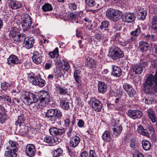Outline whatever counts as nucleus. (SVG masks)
I'll return each mask as SVG.
<instances>
[{
    "mask_svg": "<svg viewBox=\"0 0 157 157\" xmlns=\"http://www.w3.org/2000/svg\"><path fill=\"white\" fill-rule=\"evenodd\" d=\"M23 102L26 105H31V107L34 111L46 106L45 104L40 102L39 100L37 101L35 96L32 93L26 92L23 95Z\"/></svg>",
    "mask_w": 157,
    "mask_h": 157,
    "instance_id": "nucleus-1",
    "label": "nucleus"
},
{
    "mask_svg": "<svg viewBox=\"0 0 157 157\" xmlns=\"http://www.w3.org/2000/svg\"><path fill=\"white\" fill-rule=\"evenodd\" d=\"M108 56L112 59L116 60L123 57L124 54L119 48L113 45L109 49Z\"/></svg>",
    "mask_w": 157,
    "mask_h": 157,
    "instance_id": "nucleus-2",
    "label": "nucleus"
},
{
    "mask_svg": "<svg viewBox=\"0 0 157 157\" xmlns=\"http://www.w3.org/2000/svg\"><path fill=\"white\" fill-rule=\"evenodd\" d=\"M121 12L118 10L110 8L106 12V17L113 21H116L120 19L122 15Z\"/></svg>",
    "mask_w": 157,
    "mask_h": 157,
    "instance_id": "nucleus-3",
    "label": "nucleus"
},
{
    "mask_svg": "<svg viewBox=\"0 0 157 157\" xmlns=\"http://www.w3.org/2000/svg\"><path fill=\"white\" fill-rule=\"evenodd\" d=\"M20 23L23 30H27L30 27L31 24V18L28 14L21 16Z\"/></svg>",
    "mask_w": 157,
    "mask_h": 157,
    "instance_id": "nucleus-4",
    "label": "nucleus"
},
{
    "mask_svg": "<svg viewBox=\"0 0 157 157\" xmlns=\"http://www.w3.org/2000/svg\"><path fill=\"white\" fill-rule=\"evenodd\" d=\"M92 108L95 111L100 112L102 108V104L101 102L95 97H92L88 102Z\"/></svg>",
    "mask_w": 157,
    "mask_h": 157,
    "instance_id": "nucleus-5",
    "label": "nucleus"
},
{
    "mask_svg": "<svg viewBox=\"0 0 157 157\" xmlns=\"http://www.w3.org/2000/svg\"><path fill=\"white\" fill-rule=\"evenodd\" d=\"M40 101L45 104V105L50 101V96L49 93L45 90L40 91L38 94Z\"/></svg>",
    "mask_w": 157,
    "mask_h": 157,
    "instance_id": "nucleus-6",
    "label": "nucleus"
},
{
    "mask_svg": "<svg viewBox=\"0 0 157 157\" xmlns=\"http://www.w3.org/2000/svg\"><path fill=\"white\" fill-rule=\"evenodd\" d=\"M56 115L58 119H60L62 117V112L57 109H48L46 113V117L49 118L50 117Z\"/></svg>",
    "mask_w": 157,
    "mask_h": 157,
    "instance_id": "nucleus-7",
    "label": "nucleus"
},
{
    "mask_svg": "<svg viewBox=\"0 0 157 157\" xmlns=\"http://www.w3.org/2000/svg\"><path fill=\"white\" fill-rule=\"evenodd\" d=\"M127 113L130 117L134 119L140 118L143 115L142 112L138 110L129 109L128 110Z\"/></svg>",
    "mask_w": 157,
    "mask_h": 157,
    "instance_id": "nucleus-8",
    "label": "nucleus"
},
{
    "mask_svg": "<svg viewBox=\"0 0 157 157\" xmlns=\"http://www.w3.org/2000/svg\"><path fill=\"white\" fill-rule=\"evenodd\" d=\"M7 63L10 66H13L15 64H20L21 61L15 55H10L7 59Z\"/></svg>",
    "mask_w": 157,
    "mask_h": 157,
    "instance_id": "nucleus-9",
    "label": "nucleus"
},
{
    "mask_svg": "<svg viewBox=\"0 0 157 157\" xmlns=\"http://www.w3.org/2000/svg\"><path fill=\"white\" fill-rule=\"evenodd\" d=\"M147 64L146 63L144 62L139 64H135L132 66V71L136 74H141L142 72L145 67Z\"/></svg>",
    "mask_w": 157,
    "mask_h": 157,
    "instance_id": "nucleus-10",
    "label": "nucleus"
},
{
    "mask_svg": "<svg viewBox=\"0 0 157 157\" xmlns=\"http://www.w3.org/2000/svg\"><path fill=\"white\" fill-rule=\"evenodd\" d=\"M136 19V15L133 13H127L124 14L122 20L128 23L133 22Z\"/></svg>",
    "mask_w": 157,
    "mask_h": 157,
    "instance_id": "nucleus-11",
    "label": "nucleus"
},
{
    "mask_svg": "<svg viewBox=\"0 0 157 157\" xmlns=\"http://www.w3.org/2000/svg\"><path fill=\"white\" fill-rule=\"evenodd\" d=\"M123 86L129 97L132 98L135 95L136 92L132 85L127 83H125L124 84Z\"/></svg>",
    "mask_w": 157,
    "mask_h": 157,
    "instance_id": "nucleus-12",
    "label": "nucleus"
},
{
    "mask_svg": "<svg viewBox=\"0 0 157 157\" xmlns=\"http://www.w3.org/2000/svg\"><path fill=\"white\" fill-rule=\"evenodd\" d=\"M25 151L28 156L31 157L34 156L36 152L35 146L33 144H27L26 147Z\"/></svg>",
    "mask_w": 157,
    "mask_h": 157,
    "instance_id": "nucleus-13",
    "label": "nucleus"
},
{
    "mask_svg": "<svg viewBox=\"0 0 157 157\" xmlns=\"http://www.w3.org/2000/svg\"><path fill=\"white\" fill-rule=\"evenodd\" d=\"M23 45L27 49H29L33 46L34 40L32 38L25 37V35L24 37Z\"/></svg>",
    "mask_w": 157,
    "mask_h": 157,
    "instance_id": "nucleus-14",
    "label": "nucleus"
},
{
    "mask_svg": "<svg viewBox=\"0 0 157 157\" xmlns=\"http://www.w3.org/2000/svg\"><path fill=\"white\" fill-rule=\"evenodd\" d=\"M33 61L36 64H40L42 62V53H39L37 51H35L33 53Z\"/></svg>",
    "mask_w": 157,
    "mask_h": 157,
    "instance_id": "nucleus-15",
    "label": "nucleus"
},
{
    "mask_svg": "<svg viewBox=\"0 0 157 157\" xmlns=\"http://www.w3.org/2000/svg\"><path fill=\"white\" fill-rule=\"evenodd\" d=\"M147 117L151 122L154 123L157 121V118L153 110L150 108L147 110Z\"/></svg>",
    "mask_w": 157,
    "mask_h": 157,
    "instance_id": "nucleus-16",
    "label": "nucleus"
},
{
    "mask_svg": "<svg viewBox=\"0 0 157 157\" xmlns=\"http://www.w3.org/2000/svg\"><path fill=\"white\" fill-rule=\"evenodd\" d=\"M58 65L60 68L65 71H67L69 69L70 66L69 63L64 60L59 59L57 61Z\"/></svg>",
    "mask_w": 157,
    "mask_h": 157,
    "instance_id": "nucleus-17",
    "label": "nucleus"
},
{
    "mask_svg": "<svg viewBox=\"0 0 157 157\" xmlns=\"http://www.w3.org/2000/svg\"><path fill=\"white\" fill-rule=\"evenodd\" d=\"M46 82L44 80L42 79L40 76H36L35 78L33 80V84L37 85L39 87H43L45 84Z\"/></svg>",
    "mask_w": 157,
    "mask_h": 157,
    "instance_id": "nucleus-18",
    "label": "nucleus"
},
{
    "mask_svg": "<svg viewBox=\"0 0 157 157\" xmlns=\"http://www.w3.org/2000/svg\"><path fill=\"white\" fill-rule=\"evenodd\" d=\"M85 64L86 66L91 69L95 68L96 67V62L91 57H88L86 59Z\"/></svg>",
    "mask_w": 157,
    "mask_h": 157,
    "instance_id": "nucleus-19",
    "label": "nucleus"
},
{
    "mask_svg": "<svg viewBox=\"0 0 157 157\" xmlns=\"http://www.w3.org/2000/svg\"><path fill=\"white\" fill-rule=\"evenodd\" d=\"M113 71L111 75L117 77H120L121 75L122 71L121 68L117 66L113 65L112 66Z\"/></svg>",
    "mask_w": 157,
    "mask_h": 157,
    "instance_id": "nucleus-20",
    "label": "nucleus"
},
{
    "mask_svg": "<svg viewBox=\"0 0 157 157\" xmlns=\"http://www.w3.org/2000/svg\"><path fill=\"white\" fill-rule=\"evenodd\" d=\"M80 140V138L77 136L71 138L69 143L70 146L73 148L76 147L79 143Z\"/></svg>",
    "mask_w": 157,
    "mask_h": 157,
    "instance_id": "nucleus-21",
    "label": "nucleus"
},
{
    "mask_svg": "<svg viewBox=\"0 0 157 157\" xmlns=\"http://www.w3.org/2000/svg\"><path fill=\"white\" fill-rule=\"evenodd\" d=\"M98 91L99 93L104 94L107 90L106 85L103 82H99L98 84Z\"/></svg>",
    "mask_w": 157,
    "mask_h": 157,
    "instance_id": "nucleus-22",
    "label": "nucleus"
},
{
    "mask_svg": "<svg viewBox=\"0 0 157 157\" xmlns=\"http://www.w3.org/2000/svg\"><path fill=\"white\" fill-rule=\"evenodd\" d=\"M10 7L16 10L19 8L21 6V3L17 1L11 0L9 3Z\"/></svg>",
    "mask_w": 157,
    "mask_h": 157,
    "instance_id": "nucleus-23",
    "label": "nucleus"
},
{
    "mask_svg": "<svg viewBox=\"0 0 157 157\" xmlns=\"http://www.w3.org/2000/svg\"><path fill=\"white\" fill-rule=\"evenodd\" d=\"M9 148L14 151V153H17L18 151V144L16 142L10 140L9 141Z\"/></svg>",
    "mask_w": 157,
    "mask_h": 157,
    "instance_id": "nucleus-24",
    "label": "nucleus"
},
{
    "mask_svg": "<svg viewBox=\"0 0 157 157\" xmlns=\"http://www.w3.org/2000/svg\"><path fill=\"white\" fill-rule=\"evenodd\" d=\"M56 140V138H53L51 136H46L44 139V142L46 143V145L48 146L55 145L54 142Z\"/></svg>",
    "mask_w": 157,
    "mask_h": 157,
    "instance_id": "nucleus-25",
    "label": "nucleus"
},
{
    "mask_svg": "<svg viewBox=\"0 0 157 157\" xmlns=\"http://www.w3.org/2000/svg\"><path fill=\"white\" fill-rule=\"evenodd\" d=\"M139 49L142 52L146 51L148 49V44L146 42L141 41L139 42Z\"/></svg>",
    "mask_w": 157,
    "mask_h": 157,
    "instance_id": "nucleus-26",
    "label": "nucleus"
},
{
    "mask_svg": "<svg viewBox=\"0 0 157 157\" xmlns=\"http://www.w3.org/2000/svg\"><path fill=\"white\" fill-rule=\"evenodd\" d=\"M101 137L103 140L106 142H109L112 140L110 133L108 131H105L103 133Z\"/></svg>",
    "mask_w": 157,
    "mask_h": 157,
    "instance_id": "nucleus-27",
    "label": "nucleus"
},
{
    "mask_svg": "<svg viewBox=\"0 0 157 157\" xmlns=\"http://www.w3.org/2000/svg\"><path fill=\"white\" fill-rule=\"evenodd\" d=\"M137 132L140 134L148 137L149 136L148 132L146 129H144L143 126L141 125H139L137 129Z\"/></svg>",
    "mask_w": 157,
    "mask_h": 157,
    "instance_id": "nucleus-28",
    "label": "nucleus"
},
{
    "mask_svg": "<svg viewBox=\"0 0 157 157\" xmlns=\"http://www.w3.org/2000/svg\"><path fill=\"white\" fill-rule=\"evenodd\" d=\"M56 90L59 94L64 95L67 94V89L65 87H62L60 86H57Z\"/></svg>",
    "mask_w": 157,
    "mask_h": 157,
    "instance_id": "nucleus-29",
    "label": "nucleus"
},
{
    "mask_svg": "<svg viewBox=\"0 0 157 157\" xmlns=\"http://www.w3.org/2000/svg\"><path fill=\"white\" fill-rule=\"evenodd\" d=\"M61 108L65 110H68L70 108V103L68 100H61L60 102Z\"/></svg>",
    "mask_w": 157,
    "mask_h": 157,
    "instance_id": "nucleus-30",
    "label": "nucleus"
},
{
    "mask_svg": "<svg viewBox=\"0 0 157 157\" xmlns=\"http://www.w3.org/2000/svg\"><path fill=\"white\" fill-rule=\"evenodd\" d=\"M6 150L5 151L4 155L6 157H16L17 153H14V151H12L11 149L8 147L6 148Z\"/></svg>",
    "mask_w": 157,
    "mask_h": 157,
    "instance_id": "nucleus-31",
    "label": "nucleus"
},
{
    "mask_svg": "<svg viewBox=\"0 0 157 157\" xmlns=\"http://www.w3.org/2000/svg\"><path fill=\"white\" fill-rule=\"evenodd\" d=\"M66 133L68 137L71 138L77 136L76 134L75 131L73 130L72 127H67L66 129Z\"/></svg>",
    "mask_w": 157,
    "mask_h": 157,
    "instance_id": "nucleus-32",
    "label": "nucleus"
},
{
    "mask_svg": "<svg viewBox=\"0 0 157 157\" xmlns=\"http://www.w3.org/2000/svg\"><path fill=\"white\" fill-rule=\"evenodd\" d=\"M25 120L23 114H21L18 117L17 120L16 121L15 124L17 126L21 127L23 125V123Z\"/></svg>",
    "mask_w": 157,
    "mask_h": 157,
    "instance_id": "nucleus-33",
    "label": "nucleus"
},
{
    "mask_svg": "<svg viewBox=\"0 0 157 157\" xmlns=\"http://www.w3.org/2000/svg\"><path fill=\"white\" fill-rule=\"evenodd\" d=\"M41 9L43 12H46L52 11L53 8L51 4L46 3L42 6Z\"/></svg>",
    "mask_w": 157,
    "mask_h": 157,
    "instance_id": "nucleus-34",
    "label": "nucleus"
},
{
    "mask_svg": "<svg viewBox=\"0 0 157 157\" xmlns=\"http://www.w3.org/2000/svg\"><path fill=\"white\" fill-rule=\"evenodd\" d=\"M73 77L76 83L78 88L80 90L82 88V77L80 76Z\"/></svg>",
    "mask_w": 157,
    "mask_h": 157,
    "instance_id": "nucleus-35",
    "label": "nucleus"
},
{
    "mask_svg": "<svg viewBox=\"0 0 157 157\" xmlns=\"http://www.w3.org/2000/svg\"><path fill=\"white\" fill-rule=\"evenodd\" d=\"M25 35V34L22 33L21 34H18L17 33L15 36H14L13 37H12L11 38L15 41L17 42L22 41L23 40L24 37Z\"/></svg>",
    "mask_w": 157,
    "mask_h": 157,
    "instance_id": "nucleus-36",
    "label": "nucleus"
},
{
    "mask_svg": "<svg viewBox=\"0 0 157 157\" xmlns=\"http://www.w3.org/2000/svg\"><path fill=\"white\" fill-rule=\"evenodd\" d=\"M142 144L144 149L145 151L149 150L151 147L150 142L146 140H143L142 142Z\"/></svg>",
    "mask_w": 157,
    "mask_h": 157,
    "instance_id": "nucleus-37",
    "label": "nucleus"
},
{
    "mask_svg": "<svg viewBox=\"0 0 157 157\" xmlns=\"http://www.w3.org/2000/svg\"><path fill=\"white\" fill-rule=\"evenodd\" d=\"M122 130L121 126H117L113 128V134L115 136H118L120 134Z\"/></svg>",
    "mask_w": 157,
    "mask_h": 157,
    "instance_id": "nucleus-38",
    "label": "nucleus"
},
{
    "mask_svg": "<svg viewBox=\"0 0 157 157\" xmlns=\"http://www.w3.org/2000/svg\"><path fill=\"white\" fill-rule=\"evenodd\" d=\"M136 38L134 36H131L127 41L124 42L123 45L124 46H127L128 45L130 46L136 41Z\"/></svg>",
    "mask_w": 157,
    "mask_h": 157,
    "instance_id": "nucleus-39",
    "label": "nucleus"
},
{
    "mask_svg": "<svg viewBox=\"0 0 157 157\" xmlns=\"http://www.w3.org/2000/svg\"><path fill=\"white\" fill-rule=\"evenodd\" d=\"M53 75L56 79L58 80L62 77L63 75L59 69H56V70H55L54 72Z\"/></svg>",
    "mask_w": 157,
    "mask_h": 157,
    "instance_id": "nucleus-40",
    "label": "nucleus"
},
{
    "mask_svg": "<svg viewBox=\"0 0 157 157\" xmlns=\"http://www.w3.org/2000/svg\"><path fill=\"white\" fill-rule=\"evenodd\" d=\"M109 25V22L107 21H104L101 22L100 28L101 29H102L104 28L105 30H108V28Z\"/></svg>",
    "mask_w": 157,
    "mask_h": 157,
    "instance_id": "nucleus-41",
    "label": "nucleus"
},
{
    "mask_svg": "<svg viewBox=\"0 0 157 157\" xmlns=\"http://www.w3.org/2000/svg\"><path fill=\"white\" fill-rule=\"evenodd\" d=\"M63 151L60 148H58L54 150L53 155V157H59L62 155Z\"/></svg>",
    "mask_w": 157,
    "mask_h": 157,
    "instance_id": "nucleus-42",
    "label": "nucleus"
},
{
    "mask_svg": "<svg viewBox=\"0 0 157 157\" xmlns=\"http://www.w3.org/2000/svg\"><path fill=\"white\" fill-rule=\"evenodd\" d=\"M141 32L140 28L139 25L137 26V27L135 30L133 31H132L130 33V35L131 36H137Z\"/></svg>",
    "mask_w": 157,
    "mask_h": 157,
    "instance_id": "nucleus-43",
    "label": "nucleus"
},
{
    "mask_svg": "<svg viewBox=\"0 0 157 157\" xmlns=\"http://www.w3.org/2000/svg\"><path fill=\"white\" fill-rule=\"evenodd\" d=\"M144 102L146 104L150 105L153 104H155L157 101L155 99L153 98H145Z\"/></svg>",
    "mask_w": 157,
    "mask_h": 157,
    "instance_id": "nucleus-44",
    "label": "nucleus"
},
{
    "mask_svg": "<svg viewBox=\"0 0 157 157\" xmlns=\"http://www.w3.org/2000/svg\"><path fill=\"white\" fill-rule=\"evenodd\" d=\"M152 28L155 30L157 29V17L154 16L153 17L152 22Z\"/></svg>",
    "mask_w": 157,
    "mask_h": 157,
    "instance_id": "nucleus-45",
    "label": "nucleus"
},
{
    "mask_svg": "<svg viewBox=\"0 0 157 157\" xmlns=\"http://www.w3.org/2000/svg\"><path fill=\"white\" fill-rule=\"evenodd\" d=\"M58 52V48H56L53 52L49 53V55L51 58H55L58 56L59 55Z\"/></svg>",
    "mask_w": 157,
    "mask_h": 157,
    "instance_id": "nucleus-46",
    "label": "nucleus"
},
{
    "mask_svg": "<svg viewBox=\"0 0 157 157\" xmlns=\"http://www.w3.org/2000/svg\"><path fill=\"white\" fill-rule=\"evenodd\" d=\"M17 33V28L15 27H12L11 28V30L10 31V33L9 34V36L11 38L13 37Z\"/></svg>",
    "mask_w": 157,
    "mask_h": 157,
    "instance_id": "nucleus-47",
    "label": "nucleus"
},
{
    "mask_svg": "<svg viewBox=\"0 0 157 157\" xmlns=\"http://www.w3.org/2000/svg\"><path fill=\"white\" fill-rule=\"evenodd\" d=\"M8 118L6 113H0V122L3 124Z\"/></svg>",
    "mask_w": 157,
    "mask_h": 157,
    "instance_id": "nucleus-48",
    "label": "nucleus"
},
{
    "mask_svg": "<svg viewBox=\"0 0 157 157\" xmlns=\"http://www.w3.org/2000/svg\"><path fill=\"white\" fill-rule=\"evenodd\" d=\"M10 86V84L6 82L1 83V87L2 89L5 91H6Z\"/></svg>",
    "mask_w": 157,
    "mask_h": 157,
    "instance_id": "nucleus-49",
    "label": "nucleus"
},
{
    "mask_svg": "<svg viewBox=\"0 0 157 157\" xmlns=\"http://www.w3.org/2000/svg\"><path fill=\"white\" fill-rule=\"evenodd\" d=\"M105 36H103L101 33H97L95 35V38L99 41H104L105 39Z\"/></svg>",
    "mask_w": 157,
    "mask_h": 157,
    "instance_id": "nucleus-50",
    "label": "nucleus"
},
{
    "mask_svg": "<svg viewBox=\"0 0 157 157\" xmlns=\"http://www.w3.org/2000/svg\"><path fill=\"white\" fill-rule=\"evenodd\" d=\"M130 146L133 150L137 147V145L135 139L133 138L131 139L130 142Z\"/></svg>",
    "mask_w": 157,
    "mask_h": 157,
    "instance_id": "nucleus-51",
    "label": "nucleus"
},
{
    "mask_svg": "<svg viewBox=\"0 0 157 157\" xmlns=\"http://www.w3.org/2000/svg\"><path fill=\"white\" fill-rule=\"evenodd\" d=\"M73 67H75L73 76H80L81 71L80 69L77 67H75V65H73Z\"/></svg>",
    "mask_w": 157,
    "mask_h": 157,
    "instance_id": "nucleus-52",
    "label": "nucleus"
},
{
    "mask_svg": "<svg viewBox=\"0 0 157 157\" xmlns=\"http://www.w3.org/2000/svg\"><path fill=\"white\" fill-rule=\"evenodd\" d=\"M57 136H63L64 135L65 130L63 128H57Z\"/></svg>",
    "mask_w": 157,
    "mask_h": 157,
    "instance_id": "nucleus-53",
    "label": "nucleus"
},
{
    "mask_svg": "<svg viewBox=\"0 0 157 157\" xmlns=\"http://www.w3.org/2000/svg\"><path fill=\"white\" fill-rule=\"evenodd\" d=\"M57 128L53 127L49 129V132L50 134L52 136L57 135Z\"/></svg>",
    "mask_w": 157,
    "mask_h": 157,
    "instance_id": "nucleus-54",
    "label": "nucleus"
},
{
    "mask_svg": "<svg viewBox=\"0 0 157 157\" xmlns=\"http://www.w3.org/2000/svg\"><path fill=\"white\" fill-rule=\"evenodd\" d=\"M22 127L19 130V132L22 135H25L26 134L27 132V129L25 126L22 125Z\"/></svg>",
    "mask_w": 157,
    "mask_h": 157,
    "instance_id": "nucleus-55",
    "label": "nucleus"
},
{
    "mask_svg": "<svg viewBox=\"0 0 157 157\" xmlns=\"http://www.w3.org/2000/svg\"><path fill=\"white\" fill-rule=\"evenodd\" d=\"M147 14V12L146 10H144L143 11L140 12L139 14V16H140V19L141 20H144L145 19Z\"/></svg>",
    "mask_w": 157,
    "mask_h": 157,
    "instance_id": "nucleus-56",
    "label": "nucleus"
},
{
    "mask_svg": "<svg viewBox=\"0 0 157 157\" xmlns=\"http://www.w3.org/2000/svg\"><path fill=\"white\" fill-rule=\"evenodd\" d=\"M67 151L68 154L71 157H76L77 155V153L75 151L73 150L68 148L67 149Z\"/></svg>",
    "mask_w": 157,
    "mask_h": 157,
    "instance_id": "nucleus-57",
    "label": "nucleus"
},
{
    "mask_svg": "<svg viewBox=\"0 0 157 157\" xmlns=\"http://www.w3.org/2000/svg\"><path fill=\"white\" fill-rule=\"evenodd\" d=\"M0 98L1 99H4L5 101L11 103V99L10 97L8 95H3L0 96Z\"/></svg>",
    "mask_w": 157,
    "mask_h": 157,
    "instance_id": "nucleus-58",
    "label": "nucleus"
},
{
    "mask_svg": "<svg viewBox=\"0 0 157 157\" xmlns=\"http://www.w3.org/2000/svg\"><path fill=\"white\" fill-rule=\"evenodd\" d=\"M86 3L90 6H94L95 5V2L94 0H85Z\"/></svg>",
    "mask_w": 157,
    "mask_h": 157,
    "instance_id": "nucleus-59",
    "label": "nucleus"
},
{
    "mask_svg": "<svg viewBox=\"0 0 157 157\" xmlns=\"http://www.w3.org/2000/svg\"><path fill=\"white\" fill-rule=\"evenodd\" d=\"M28 78V80L30 82H32L33 83V80L35 78L36 76H34V75L33 73L30 72L27 74Z\"/></svg>",
    "mask_w": 157,
    "mask_h": 157,
    "instance_id": "nucleus-60",
    "label": "nucleus"
},
{
    "mask_svg": "<svg viewBox=\"0 0 157 157\" xmlns=\"http://www.w3.org/2000/svg\"><path fill=\"white\" fill-rule=\"evenodd\" d=\"M69 17L71 18L78 19L79 17V15L77 13H72L68 15Z\"/></svg>",
    "mask_w": 157,
    "mask_h": 157,
    "instance_id": "nucleus-61",
    "label": "nucleus"
},
{
    "mask_svg": "<svg viewBox=\"0 0 157 157\" xmlns=\"http://www.w3.org/2000/svg\"><path fill=\"white\" fill-rule=\"evenodd\" d=\"M116 109L119 111H123L125 108V106L122 105H116Z\"/></svg>",
    "mask_w": 157,
    "mask_h": 157,
    "instance_id": "nucleus-62",
    "label": "nucleus"
},
{
    "mask_svg": "<svg viewBox=\"0 0 157 157\" xmlns=\"http://www.w3.org/2000/svg\"><path fill=\"white\" fill-rule=\"evenodd\" d=\"M134 157H145L144 154L139 151H136L133 154Z\"/></svg>",
    "mask_w": 157,
    "mask_h": 157,
    "instance_id": "nucleus-63",
    "label": "nucleus"
},
{
    "mask_svg": "<svg viewBox=\"0 0 157 157\" xmlns=\"http://www.w3.org/2000/svg\"><path fill=\"white\" fill-rule=\"evenodd\" d=\"M88 157H97L94 150H90Z\"/></svg>",
    "mask_w": 157,
    "mask_h": 157,
    "instance_id": "nucleus-64",
    "label": "nucleus"
}]
</instances>
